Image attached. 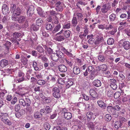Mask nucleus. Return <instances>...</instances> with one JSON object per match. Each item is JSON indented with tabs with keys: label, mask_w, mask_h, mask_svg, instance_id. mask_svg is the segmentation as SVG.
<instances>
[{
	"label": "nucleus",
	"mask_w": 130,
	"mask_h": 130,
	"mask_svg": "<svg viewBox=\"0 0 130 130\" xmlns=\"http://www.w3.org/2000/svg\"><path fill=\"white\" fill-rule=\"evenodd\" d=\"M34 8L32 5L30 6L27 9V15L29 16H31L34 14Z\"/></svg>",
	"instance_id": "39448f33"
},
{
	"label": "nucleus",
	"mask_w": 130,
	"mask_h": 130,
	"mask_svg": "<svg viewBox=\"0 0 130 130\" xmlns=\"http://www.w3.org/2000/svg\"><path fill=\"white\" fill-rule=\"evenodd\" d=\"M73 72L75 74H79L80 72L79 68L77 66L75 67L73 69Z\"/></svg>",
	"instance_id": "6ab92c4d"
},
{
	"label": "nucleus",
	"mask_w": 130,
	"mask_h": 130,
	"mask_svg": "<svg viewBox=\"0 0 130 130\" xmlns=\"http://www.w3.org/2000/svg\"><path fill=\"white\" fill-rule=\"evenodd\" d=\"M3 117H2L1 118V120L5 124H8L9 125H10L11 124V123L8 119H4V118Z\"/></svg>",
	"instance_id": "a211bd4d"
},
{
	"label": "nucleus",
	"mask_w": 130,
	"mask_h": 130,
	"mask_svg": "<svg viewBox=\"0 0 130 130\" xmlns=\"http://www.w3.org/2000/svg\"><path fill=\"white\" fill-rule=\"evenodd\" d=\"M120 109V107L119 105L115 106L113 107L109 106L107 107V111L111 114L115 115L116 117H117L118 116L116 110L119 111Z\"/></svg>",
	"instance_id": "f257e3e1"
},
{
	"label": "nucleus",
	"mask_w": 130,
	"mask_h": 130,
	"mask_svg": "<svg viewBox=\"0 0 130 130\" xmlns=\"http://www.w3.org/2000/svg\"><path fill=\"white\" fill-rule=\"evenodd\" d=\"M86 116L88 120H90L91 119L94 118H93V117L94 116V115L91 112H88L87 113Z\"/></svg>",
	"instance_id": "4be33fe9"
},
{
	"label": "nucleus",
	"mask_w": 130,
	"mask_h": 130,
	"mask_svg": "<svg viewBox=\"0 0 130 130\" xmlns=\"http://www.w3.org/2000/svg\"><path fill=\"white\" fill-rule=\"evenodd\" d=\"M63 50L64 53L69 56L71 57H73V54H72L71 53H70V52H68L65 48H63Z\"/></svg>",
	"instance_id": "f704fd0d"
},
{
	"label": "nucleus",
	"mask_w": 130,
	"mask_h": 130,
	"mask_svg": "<svg viewBox=\"0 0 130 130\" xmlns=\"http://www.w3.org/2000/svg\"><path fill=\"white\" fill-rule=\"evenodd\" d=\"M41 115H45L46 114L45 108L41 109L40 110Z\"/></svg>",
	"instance_id": "052dcab7"
},
{
	"label": "nucleus",
	"mask_w": 130,
	"mask_h": 130,
	"mask_svg": "<svg viewBox=\"0 0 130 130\" xmlns=\"http://www.w3.org/2000/svg\"><path fill=\"white\" fill-rule=\"evenodd\" d=\"M104 75L108 78H109L111 76L110 72L109 71L105 72L104 73Z\"/></svg>",
	"instance_id": "338daca9"
},
{
	"label": "nucleus",
	"mask_w": 130,
	"mask_h": 130,
	"mask_svg": "<svg viewBox=\"0 0 130 130\" xmlns=\"http://www.w3.org/2000/svg\"><path fill=\"white\" fill-rule=\"evenodd\" d=\"M57 39L59 41H61L64 39V37L62 35H60L57 37Z\"/></svg>",
	"instance_id": "6e6d98bb"
},
{
	"label": "nucleus",
	"mask_w": 130,
	"mask_h": 130,
	"mask_svg": "<svg viewBox=\"0 0 130 130\" xmlns=\"http://www.w3.org/2000/svg\"><path fill=\"white\" fill-rule=\"evenodd\" d=\"M58 54L56 53H53L51 55V58L55 62H57L59 59V57L58 56Z\"/></svg>",
	"instance_id": "6e6552de"
},
{
	"label": "nucleus",
	"mask_w": 130,
	"mask_h": 130,
	"mask_svg": "<svg viewBox=\"0 0 130 130\" xmlns=\"http://www.w3.org/2000/svg\"><path fill=\"white\" fill-rule=\"evenodd\" d=\"M11 12L13 13V16L15 14L19 15L21 12L20 9L19 8H17L15 5L12 4L11 5Z\"/></svg>",
	"instance_id": "f03ea898"
},
{
	"label": "nucleus",
	"mask_w": 130,
	"mask_h": 130,
	"mask_svg": "<svg viewBox=\"0 0 130 130\" xmlns=\"http://www.w3.org/2000/svg\"><path fill=\"white\" fill-rule=\"evenodd\" d=\"M120 44L121 45L125 50H128L130 48V43L128 41H123V40H121Z\"/></svg>",
	"instance_id": "7ed1b4c3"
},
{
	"label": "nucleus",
	"mask_w": 130,
	"mask_h": 130,
	"mask_svg": "<svg viewBox=\"0 0 130 130\" xmlns=\"http://www.w3.org/2000/svg\"><path fill=\"white\" fill-rule=\"evenodd\" d=\"M89 72H93L94 69L93 67L91 66H90L88 67L87 69Z\"/></svg>",
	"instance_id": "4d7b16f0"
},
{
	"label": "nucleus",
	"mask_w": 130,
	"mask_h": 130,
	"mask_svg": "<svg viewBox=\"0 0 130 130\" xmlns=\"http://www.w3.org/2000/svg\"><path fill=\"white\" fill-rule=\"evenodd\" d=\"M22 115L23 113L21 111H18L15 113L16 117L18 118H20Z\"/></svg>",
	"instance_id": "a18cd8bd"
},
{
	"label": "nucleus",
	"mask_w": 130,
	"mask_h": 130,
	"mask_svg": "<svg viewBox=\"0 0 130 130\" xmlns=\"http://www.w3.org/2000/svg\"><path fill=\"white\" fill-rule=\"evenodd\" d=\"M112 53V51L111 48H109L107 49L105 52V54L107 56H109L110 54Z\"/></svg>",
	"instance_id": "a878e982"
},
{
	"label": "nucleus",
	"mask_w": 130,
	"mask_h": 130,
	"mask_svg": "<svg viewBox=\"0 0 130 130\" xmlns=\"http://www.w3.org/2000/svg\"><path fill=\"white\" fill-rule=\"evenodd\" d=\"M61 27V25L60 24H59L57 26H56L54 28V30L53 31L54 33H55L56 32L58 31Z\"/></svg>",
	"instance_id": "c03bdc74"
},
{
	"label": "nucleus",
	"mask_w": 130,
	"mask_h": 130,
	"mask_svg": "<svg viewBox=\"0 0 130 130\" xmlns=\"http://www.w3.org/2000/svg\"><path fill=\"white\" fill-rule=\"evenodd\" d=\"M53 130H67L66 127H61L59 126H56L54 127Z\"/></svg>",
	"instance_id": "473e14b6"
},
{
	"label": "nucleus",
	"mask_w": 130,
	"mask_h": 130,
	"mask_svg": "<svg viewBox=\"0 0 130 130\" xmlns=\"http://www.w3.org/2000/svg\"><path fill=\"white\" fill-rule=\"evenodd\" d=\"M70 33L71 32L69 30H65L63 32L64 37L67 38H68L70 37Z\"/></svg>",
	"instance_id": "393cba45"
},
{
	"label": "nucleus",
	"mask_w": 130,
	"mask_h": 130,
	"mask_svg": "<svg viewBox=\"0 0 130 130\" xmlns=\"http://www.w3.org/2000/svg\"><path fill=\"white\" fill-rule=\"evenodd\" d=\"M114 40L112 38H109L107 41V43L108 45H112L114 42Z\"/></svg>",
	"instance_id": "72a5a7b5"
},
{
	"label": "nucleus",
	"mask_w": 130,
	"mask_h": 130,
	"mask_svg": "<svg viewBox=\"0 0 130 130\" xmlns=\"http://www.w3.org/2000/svg\"><path fill=\"white\" fill-rule=\"evenodd\" d=\"M44 127L46 130H49L51 126L50 124L46 122L44 124Z\"/></svg>",
	"instance_id": "4c0bfd02"
},
{
	"label": "nucleus",
	"mask_w": 130,
	"mask_h": 130,
	"mask_svg": "<svg viewBox=\"0 0 130 130\" xmlns=\"http://www.w3.org/2000/svg\"><path fill=\"white\" fill-rule=\"evenodd\" d=\"M64 115L65 118L67 120L71 119L72 117L71 113L69 112H65L64 111Z\"/></svg>",
	"instance_id": "ddd939ff"
},
{
	"label": "nucleus",
	"mask_w": 130,
	"mask_h": 130,
	"mask_svg": "<svg viewBox=\"0 0 130 130\" xmlns=\"http://www.w3.org/2000/svg\"><path fill=\"white\" fill-rule=\"evenodd\" d=\"M83 127L81 125H75L73 126L72 129L74 130H80L83 129Z\"/></svg>",
	"instance_id": "f3484780"
},
{
	"label": "nucleus",
	"mask_w": 130,
	"mask_h": 130,
	"mask_svg": "<svg viewBox=\"0 0 130 130\" xmlns=\"http://www.w3.org/2000/svg\"><path fill=\"white\" fill-rule=\"evenodd\" d=\"M70 26V24L69 23H65L63 25V28L65 29H68Z\"/></svg>",
	"instance_id": "09e8293b"
},
{
	"label": "nucleus",
	"mask_w": 130,
	"mask_h": 130,
	"mask_svg": "<svg viewBox=\"0 0 130 130\" xmlns=\"http://www.w3.org/2000/svg\"><path fill=\"white\" fill-rule=\"evenodd\" d=\"M73 84V82L71 80H68L66 83V87L67 88H69L72 86Z\"/></svg>",
	"instance_id": "ea45409f"
},
{
	"label": "nucleus",
	"mask_w": 130,
	"mask_h": 130,
	"mask_svg": "<svg viewBox=\"0 0 130 130\" xmlns=\"http://www.w3.org/2000/svg\"><path fill=\"white\" fill-rule=\"evenodd\" d=\"M64 61L66 63L67 65L70 67H71L72 66V63L71 60L67 59L65 58L64 59Z\"/></svg>",
	"instance_id": "cd10ccee"
},
{
	"label": "nucleus",
	"mask_w": 130,
	"mask_h": 130,
	"mask_svg": "<svg viewBox=\"0 0 130 130\" xmlns=\"http://www.w3.org/2000/svg\"><path fill=\"white\" fill-rule=\"evenodd\" d=\"M60 91H59V92H57L56 93H55V94H53V95L55 98L57 99L59 98L60 97Z\"/></svg>",
	"instance_id": "bf43d9fd"
},
{
	"label": "nucleus",
	"mask_w": 130,
	"mask_h": 130,
	"mask_svg": "<svg viewBox=\"0 0 130 130\" xmlns=\"http://www.w3.org/2000/svg\"><path fill=\"white\" fill-rule=\"evenodd\" d=\"M60 90L57 87H54L52 89V93L53 94V95L55 94L58 92H59Z\"/></svg>",
	"instance_id": "5701e85b"
},
{
	"label": "nucleus",
	"mask_w": 130,
	"mask_h": 130,
	"mask_svg": "<svg viewBox=\"0 0 130 130\" xmlns=\"http://www.w3.org/2000/svg\"><path fill=\"white\" fill-rule=\"evenodd\" d=\"M116 15L114 13H112L109 16V19L111 21H114L116 18Z\"/></svg>",
	"instance_id": "c756f323"
},
{
	"label": "nucleus",
	"mask_w": 130,
	"mask_h": 130,
	"mask_svg": "<svg viewBox=\"0 0 130 130\" xmlns=\"http://www.w3.org/2000/svg\"><path fill=\"white\" fill-rule=\"evenodd\" d=\"M37 83L39 85H43L45 84V81L43 80H39L38 81Z\"/></svg>",
	"instance_id": "603ef678"
},
{
	"label": "nucleus",
	"mask_w": 130,
	"mask_h": 130,
	"mask_svg": "<svg viewBox=\"0 0 130 130\" xmlns=\"http://www.w3.org/2000/svg\"><path fill=\"white\" fill-rule=\"evenodd\" d=\"M122 123H120L119 121L116 122L114 124L115 127L116 129H118L122 125Z\"/></svg>",
	"instance_id": "412c9836"
},
{
	"label": "nucleus",
	"mask_w": 130,
	"mask_h": 130,
	"mask_svg": "<svg viewBox=\"0 0 130 130\" xmlns=\"http://www.w3.org/2000/svg\"><path fill=\"white\" fill-rule=\"evenodd\" d=\"M58 82L60 84L63 85L65 83L64 79L62 78H59L58 80Z\"/></svg>",
	"instance_id": "864d4df0"
},
{
	"label": "nucleus",
	"mask_w": 130,
	"mask_h": 130,
	"mask_svg": "<svg viewBox=\"0 0 130 130\" xmlns=\"http://www.w3.org/2000/svg\"><path fill=\"white\" fill-rule=\"evenodd\" d=\"M36 49L38 52L42 53L44 52V50L43 48L40 45L38 46Z\"/></svg>",
	"instance_id": "c85d7f7f"
},
{
	"label": "nucleus",
	"mask_w": 130,
	"mask_h": 130,
	"mask_svg": "<svg viewBox=\"0 0 130 130\" xmlns=\"http://www.w3.org/2000/svg\"><path fill=\"white\" fill-rule=\"evenodd\" d=\"M2 11L3 13L5 15L9 13V8L6 4H5L3 5Z\"/></svg>",
	"instance_id": "0eeeda50"
},
{
	"label": "nucleus",
	"mask_w": 130,
	"mask_h": 130,
	"mask_svg": "<svg viewBox=\"0 0 130 130\" xmlns=\"http://www.w3.org/2000/svg\"><path fill=\"white\" fill-rule=\"evenodd\" d=\"M109 82L110 83V85L111 84H116V81L114 79H111L109 80Z\"/></svg>",
	"instance_id": "774afa93"
},
{
	"label": "nucleus",
	"mask_w": 130,
	"mask_h": 130,
	"mask_svg": "<svg viewBox=\"0 0 130 130\" xmlns=\"http://www.w3.org/2000/svg\"><path fill=\"white\" fill-rule=\"evenodd\" d=\"M98 58L100 61L102 62L104 61L105 60V57L102 55H100L99 56Z\"/></svg>",
	"instance_id": "2f4dec72"
},
{
	"label": "nucleus",
	"mask_w": 130,
	"mask_h": 130,
	"mask_svg": "<svg viewBox=\"0 0 130 130\" xmlns=\"http://www.w3.org/2000/svg\"><path fill=\"white\" fill-rule=\"evenodd\" d=\"M36 10L37 11V13L39 15L42 16L43 17L45 16L43 14L44 13V12L42 10L41 8L38 7L36 8Z\"/></svg>",
	"instance_id": "4468645a"
},
{
	"label": "nucleus",
	"mask_w": 130,
	"mask_h": 130,
	"mask_svg": "<svg viewBox=\"0 0 130 130\" xmlns=\"http://www.w3.org/2000/svg\"><path fill=\"white\" fill-rule=\"evenodd\" d=\"M56 10L58 11H61L63 9V8L64 7V4L63 3L58 2L56 4Z\"/></svg>",
	"instance_id": "20e7f679"
},
{
	"label": "nucleus",
	"mask_w": 130,
	"mask_h": 130,
	"mask_svg": "<svg viewBox=\"0 0 130 130\" xmlns=\"http://www.w3.org/2000/svg\"><path fill=\"white\" fill-rule=\"evenodd\" d=\"M40 115V114L39 112H36L34 114V116L36 119H39L41 118V116Z\"/></svg>",
	"instance_id": "a19ab883"
},
{
	"label": "nucleus",
	"mask_w": 130,
	"mask_h": 130,
	"mask_svg": "<svg viewBox=\"0 0 130 130\" xmlns=\"http://www.w3.org/2000/svg\"><path fill=\"white\" fill-rule=\"evenodd\" d=\"M89 93L90 95L93 98H96L98 97V93L94 89H90Z\"/></svg>",
	"instance_id": "423d86ee"
},
{
	"label": "nucleus",
	"mask_w": 130,
	"mask_h": 130,
	"mask_svg": "<svg viewBox=\"0 0 130 130\" xmlns=\"http://www.w3.org/2000/svg\"><path fill=\"white\" fill-rule=\"evenodd\" d=\"M97 103L98 105L101 108L103 109H105L106 107V105L102 101H97Z\"/></svg>",
	"instance_id": "f8f14e48"
},
{
	"label": "nucleus",
	"mask_w": 130,
	"mask_h": 130,
	"mask_svg": "<svg viewBox=\"0 0 130 130\" xmlns=\"http://www.w3.org/2000/svg\"><path fill=\"white\" fill-rule=\"evenodd\" d=\"M105 119L107 121H110L111 119V116L109 114H107L105 116Z\"/></svg>",
	"instance_id": "37998d69"
},
{
	"label": "nucleus",
	"mask_w": 130,
	"mask_h": 130,
	"mask_svg": "<svg viewBox=\"0 0 130 130\" xmlns=\"http://www.w3.org/2000/svg\"><path fill=\"white\" fill-rule=\"evenodd\" d=\"M6 91L4 90H3L0 91V97L1 98H3L5 94L6 93Z\"/></svg>",
	"instance_id": "13d9d810"
},
{
	"label": "nucleus",
	"mask_w": 130,
	"mask_h": 130,
	"mask_svg": "<svg viewBox=\"0 0 130 130\" xmlns=\"http://www.w3.org/2000/svg\"><path fill=\"white\" fill-rule=\"evenodd\" d=\"M19 102L20 104L23 106H25L26 105L25 101L23 99H20L19 100Z\"/></svg>",
	"instance_id": "79ce46f5"
},
{
	"label": "nucleus",
	"mask_w": 130,
	"mask_h": 130,
	"mask_svg": "<svg viewBox=\"0 0 130 130\" xmlns=\"http://www.w3.org/2000/svg\"><path fill=\"white\" fill-rule=\"evenodd\" d=\"M95 40L94 38H90V39L88 41V43L91 44H93L95 42Z\"/></svg>",
	"instance_id": "680f3d73"
},
{
	"label": "nucleus",
	"mask_w": 130,
	"mask_h": 130,
	"mask_svg": "<svg viewBox=\"0 0 130 130\" xmlns=\"http://www.w3.org/2000/svg\"><path fill=\"white\" fill-rule=\"evenodd\" d=\"M26 105L27 106H29L31 104V101L30 99L28 98H26Z\"/></svg>",
	"instance_id": "8fccbe9b"
},
{
	"label": "nucleus",
	"mask_w": 130,
	"mask_h": 130,
	"mask_svg": "<svg viewBox=\"0 0 130 130\" xmlns=\"http://www.w3.org/2000/svg\"><path fill=\"white\" fill-rule=\"evenodd\" d=\"M8 61L7 60L5 59H3L1 60L0 62V66L3 68L8 65Z\"/></svg>",
	"instance_id": "1a4fd4ad"
},
{
	"label": "nucleus",
	"mask_w": 130,
	"mask_h": 130,
	"mask_svg": "<svg viewBox=\"0 0 130 130\" xmlns=\"http://www.w3.org/2000/svg\"><path fill=\"white\" fill-rule=\"evenodd\" d=\"M101 81L98 79L95 80L92 82L93 85L96 87L100 86L101 85Z\"/></svg>",
	"instance_id": "9d476101"
},
{
	"label": "nucleus",
	"mask_w": 130,
	"mask_h": 130,
	"mask_svg": "<svg viewBox=\"0 0 130 130\" xmlns=\"http://www.w3.org/2000/svg\"><path fill=\"white\" fill-rule=\"evenodd\" d=\"M31 28L34 31H37L39 27L36 25L33 24L31 27Z\"/></svg>",
	"instance_id": "e2e57ef3"
},
{
	"label": "nucleus",
	"mask_w": 130,
	"mask_h": 130,
	"mask_svg": "<svg viewBox=\"0 0 130 130\" xmlns=\"http://www.w3.org/2000/svg\"><path fill=\"white\" fill-rule=\"evenodd\" d=\"M121 93L119 92H116L115 93L114 95V98L115 99H117L120 96Z\"/></svg>",
	"instance_id": "de8ad7c7"
},
{
	"label": "nucleus",
	"mask_w": 130,
	"mask_h": 130,
	"mask_svg": "<svg viewBox=\"0 0 130 130\" xmlns=\"http://www.w3.org/2000/svg\"><path fill=\"white\" fill-rule=\"evenodd\" d=\"M44 108L46 114L50 113L52 111L51 108L48 106H46Z\"/></svg>",
	"instance_id": "c9c22d12"
},
{
	"label": "nucleus",
	"mask_w": 130,
	"mask_h": 130,
	"mask_svg": "<svg viewBox=\"0 0 130 130\" xmlns=\"http://www.w3.org/2000/svg\"><path fill=\"white\" fill-rule=\"evenodd\" d=\"M56 53L58 54V56L59 58H62L63 57V53L61 51L59 50L56 51Z\"/></svg>",
	"instance_id": "58836bf2"
},
{
	"label": "nucleus",
	"mask_w": 130,
	"mask_h": 130,
	"mask_svg": "<svg viewBox=\"0 0 130 130\" xmlns=\"http://www.w3.org/2000/svg\"><path fill=\"white\" fill-rule=\"evenodd\" d=\"M87 4V3L86 2H83L82 1H79L77 4V6L79 7V4L81 5H85Z\"/></svg>",
	"instance_id": "0e129e2a"
},
{
	"label": "nucleus",
	"mask_w": 130,
	"mask_h": 130,
	"mask_svg": "<svg viewBox=\"0 0 130 130\" xmlns=\"http://www.w3.org/2000/svg\"><path fill=\"white\" fill-rule=\"evenodd\" d=\"M45 48L46 49V51H45L46 54H48L51 55L52 54L53 51L51 48H47L46 46H45Z\"/></svg>",
	"instance_id": "7c9ffc66"
},
{
	"label": "nucleus",
	"mask_w": 130,
	"mask_h": 130,
	"mask_svg": "<svg viewBox=\"0 0 130 130\" xmlns=\"http://www.w3.org/2000/svg\"><path fill=\"white\" fill-rule=\"evenodd\" d=\"M77 18L78 20L79 21L82 20L83 19V15L80 13H77L76 14Z\"/></svg>",
	"instance_id": "e433bc0d"
},
{
	"label": "nucleus",
	"mask_w": 130,
	"mask_h": 130,
	"mask_svg": "<svg viewBox=\"0 0 130 130\" xmlns=\"http://www.w3.org/2000/svg\"><path fill=\"white\" fill-rule=\"evenodd\" d=\"M21 61L23 64L26 65L27 63L28 60L26 58H24L21 59Z\"/></svg>",
	"instance_id": "69168bd1"
},
{
	"label": "nucleus",
	"mask_w": 130,
	"mask_h": 130,
	"mask_svg": "<svg viewBox=\"0 0 130 130\" xmlns=\"http://www.w3.org/2000/svg\"><path fill=\"white\" fill-rule=\"evenodd\" d=\"M113 93L111 90L109 89L107 93V95L109 97H111L113 96Z\"/></svg>",
	"instance_id": "49530a36"
},
{
	"label": "nucleus",
	"mask_w": 130,
	"mask_h": 130,
	"mask_svg": "<svg viewBox=\"0 0 130 130\" xmlns=\"http://www.w3.org/2000/svg\"><path fill=\"white\" fill-rule=\"evenodd\" d=\"M46 28L47 30H51L52 29V26L51 24H47L46 25Z\"/></svg>",
	"instance_id": "5fc2aeb1"
},
{
	"label": "nucleus",
	"mask_w": 130,
	"mask_h": 130,
	"mask_svg": "<svg viewBox=\"0 0 130 130\" xmlns=\"http://www.w3.org/2000/svg\"><path fill=\"white\" fill-rule=\"evenodd\" d=\"M99 68L100 70L103 71L106 70L108 68L107 65L105 64H102L100 65L99 67Z\"/></svg>",
	"instance_id": "2eb2a0df"
},
{
	"label": "nucleus",
	"mask_w": 130,
	"mask_h": 130,
	"mask_svg": "<svg viewBox=\"0 0 130 130\" xmlns=\"http://www.w3.org/2000/svg\"><path fill=\"white\" fill-rule=\"evenodd\" d=\"M36 22L37 25L39 26L41 25L43 22V21L41 18H39L36 20Z\"/></svg>",
	"instance_id": "bb28decb"
},
{
	"label": "nucleus",
	"mask_w": 130,
	"mask_h": 130,
	"mask_svg": "<svg viewBox=\"0 0 130 130\" xmlns=\"http://www.w3.org/2000/svg\"><path fill=\"white\" fill-rule=\"evenodd\" d=\"M26 21V18L24 16H20L18 19V21L19 23H22Z\"/></svg>",
	"instance_id": "b1692460"
},
{
	"label": "nucleus",
	"mask_w": 130,
	"mask_h": 130,
	"mask_svg": "<svg viewBox=\"0 0 130 130\" xmlns=\"http://www.w3.org/2000/svg\"><path fill=\"white\" fill-rule=\"evenodd\" d=\"M21 35V34L18 32H15L13 33L12 34V35L11 36V38H14L16 39L18 38Z\"/></svg>",
	"instance_id": "aec40b11"
},
{
	"label": "nucleus",
	"mask_w": 130,
	"mask_h": 130,
	"mask_svg": "<svg viewBox=\"0 0 130 130\" xmlns=\"http://www.w3.org/2000/svg\"><path fill=\"white\" fill-rule=\"evenodd\" d=\"M103 40V38L102 37L98 36L97 37V39L95 41V44L97 45L99 43L101 42Z\"/></svg>",
	"instance_id": "dca6fc26"
},
{
	"label": "nucleus",
	"mask_w": 130,
	"mask_h": 130,
	"mask_svg": "<svg viewBox=\"0 0 130 130\" xmlns=\"http://www.w3.org/2000/svg\"><path fill=\"white\" fill-rule=\"evenodd\" d=\"M59 70L62 72H66L67 70V68L66 66L63 65H61L58 67Z\"/></svg>",
	"instance_id": "9b49d317"
},
{
	"label": "nucleus",
	"mask_w": 130,
	"mask_h": 130,
	"mask_svg": "<svg viewBox=\"0 0 130 130\" xmlns=\"http://www.w3.org/2000/svg\"><path fill=\"white\" fill-rule=\"evenodd\" d=\"M33 67L35 70L37 71L39 70V68L37 67V62L35 61L33 62Z\"/></svg>",
	"instance_id": "3c124183"
}]
</instances>
